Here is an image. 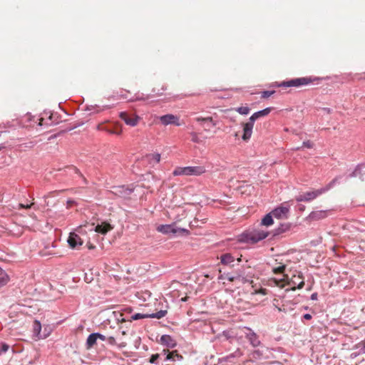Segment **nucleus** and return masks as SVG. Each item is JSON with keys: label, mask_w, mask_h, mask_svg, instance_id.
Listing matches in <instances>:
<instances>
[{"label": "nucleus", "mask_w": 365, "mask_h": 365, "mask_svg": "<svg viewBox=\"0 0 365 365\" xmlns=\"http://www.w3.org/2000/svg\"><path fill=\"white\" fill-rule=\"evenodd\" d=\"M269 235V232L262 229H253L242 233L239 236V241L244 243L255 244L264 239Z\"/></svg>", "instance_id": "nucleus-1"}, {"label": "nucleus", "mask_w": 365, "mask_h": 365, "mask_svg": "<svg viewBox=\"0 0 365 365\" xmlns=\"http://www.w3.org/2000/svg\"><path fill=\"white\" fill-rule=\"evenodd\" d=\"M273 282L275 285L284 287V284L290 286L292 290H294L296 288L302 289L304 285V282L301 274L297 275H293L291 279L287 274H282V277L280 279H274Z\"/></svg>", "instance_id": "nucleus-2"}, {"label": "nucleus", "mask_w": 365, "mask_h": 365, "mask_svg": "<svg viewBox=\"0 0 365 365\" xmlns=\"http://www.w3.org/2000/svg\"><path fill=\"white\" fill-rule=\"evenodd\" d=\"M337 181L338 178H335L324 187L299 195L296 197V200L297 202H310L332 188Z\"/></svg>", "instance_id": "nucleus-3"}, {"label": "nucleus", "mask_w": 365, "mask_h": 365, "mask_svg": "<svg viewBox=\"0 0 365 365\" xmlns=\"http://www.w3.org/2000/svg\"><path fill=\"white\" fill-rule=\"evenodd\" d=\"M206 169L204 166H187V167H178L176 168L173 174L175 176L179 175H194L199 176L204 174Z\"/></svg>", "instance_id": "nucleus-4"}, {"label": "nucleus", "mask_w": 365, "mask_h": 365, "mask_svg": "<svg viewBox=\"0 0 365 365\" xmlns=\"http://www.w3.org/2000/svg\"><path fill=\"white\" fill-rule=\"evenodd\" d=\"M157 230L164 235H188L190 234L188 230L177 227L175 223L170 225H160L157 227Z\"/></svg>", "instance_id": "nucleus-5"}, {"label": "nucleus", "mask_w": 365, "mask_h": 365, "mask_svg": "<svg viewBox=\"0 0 365 365\" xmlns=\"http://www.w3.org/2000/svg\"><path fill=\"white\" fill-rule=\"evenodd\" d=\"M311 82L308 78H298L292 79L287 81H283L282 83H275L273 86L275 87H299L302 86L307 85Z\"/></svg>", "instance_id": "nucleus-6"}, {"label": "nucleus", "mask_w": 365, "mask_h": 365, "mask_svg": "<svg viewBox=\"0 0 365 365\" xmlns=\"http://www.w3.org/2000/svg\"><path fill=\"white\" fill-rule=\"evenodd\" d=\"M119 116L126 125L132 127L137 125L140 120V118L138 115L133 113L121 112Z\"/></svg>", "instance_id": "nucleus-7"}, {"label": "nucleus", "mask_w": 365, "mask_h": 365, "mask_svg": "<svg viewBox=\"0 0 365 365\" xmlns=\"http://www.w3.org/2000/svg\"><path fill=\"white\" fill-rule=\"evenodd\" d=\"M168 312L166 310H160L159 312H157L155 313L152 314H140L137 313L133 315H132L131 319L133 320H138L141 319H145V318H155V319H162L163 318L166 314Z\"/></svg>", "instance_id": "nucleus-8"}, {"label": "nucleus", "mask_w": 365, "mask_h": 365, "mask_svg": "<svg viewBox=\"0 0 365 365\" xmlns=\"http://www.w3.org/2000/svg\"><path fill=\"white\" fill-rule=\"evenodd\" d=\"M159 119L160 123L164 125H175L177 126H180L181 125V123H180L179 118L173 114H167L162 115L159 118Z\"/></svg>", "instance_id": "nucleus-9"}, {"label": "nucleus", "mask_w": 365, "mask_h": 365, "mask_svg": "<svg viewBox=\"0 0 365 365\" xmlns=\"http://www.w3.org/2000/svg\"><path fill=\"white\" fill-rule=\"evenodd\" d=\"M91 228L90 230H94L95 232L100 233L101 235H106L108 232L113 230V227L106 222H101L100 224L96 225V226L94 224L91 225Z\"/></svg>", "instance_id": "nucleus-10"}, {"label": "nucleus", "mask_w": 365, "mask_h": 365, "mask_svg": "<svg viewBox=\"0 0 365 365\" xmlns=\"http://www.w3.org/2000/svg\"><path fill=\"white\" fill-rule=\"evenodd\" d=\"M289 212V207L281 205L272 211V215L277 219H287Z\"/></svg>", "instance_id": "nucleus-11"}, {"label": "nucleus", "mask_w": 365, "mask_h": 365, "mask_svg": "<svg viewBox=\"0 0 365 365\" xmlns=\"http://www.w3.org/2000/svg\"><path fill=\"white\" fill-rule=\"evenodd\" d=\"M67 242L70 247L72 249H78L83 245V242L81 238L76 232L70 233Z\"/></svg>", "instance_id": "nucleus-12"}, {"label": "nucleus", "mask_w": 365, "mask_h": 365, "mask_svg": "<svg viewBox=\"0 0 365 365\" xmlns=\"http://www.w3.org/2000/svg\"><path fill=\"white\" fill-rule=\"evenodd\" d=\"M254 121H252L249 119V121L244 123L242 125L243 126V135L242 136V138L245 141H247L250 139L252 134V130L254 127Z\"/></svg>", "instance_id": "nucleus-13"}, {"label": "nucleus", "mask_w": 365, "mask_h": 365, "mask_svg": "<svg viewBox=\"0 0 365 365\" xmlns=\"http://www.w3.org/2000/svg\"><path fill=\"white\" fill-rule=\"evenodd\" d=\"M269 353H270V351L267 347L262 346L260 349L254 351L252 356L254 359H268L267 354Z\"/></svg>", "instance_id": "nucleus-14"}, {"label": "nucleus", "mask_w": 365, "mask_h": 365, "mask_svg": "<svg viewBox=\"0 0 365 365\" xmlns=\"http://www.w3.org/2000/svg\"><path fill=\"white\" fill-rule=\"evenodd\" d=\"M327 210H317L312 211L308 216L310 220H320L326 218L328 216Z\"/></svg>", "instance_id": "nucleus-15"}, {"label": "nucleus", "mask_w": 365, "mask_h": 365, "mask_svg": "<svg viewBox=\"0 0 365 365\" xmlns=\"http://www.w3.org/2000/svg\"><path fill=\"white\" fill-rule=\"evenodd\" d=\"M195 120L197 122L202 123V125H203L205 130H210V126H215L216 125V123H215V121L213 120L212 117H207V118L197 117L195 118Z\"/></svg>", "instance_id": "nucleus-16"}, {"label": "nucleus", "mask_w": 365, "mask_h": 365, "mask_svg": "<svg viewBox=\"0 0 365 365\" xmlns=\"http://www.w3.org/2000/svg\"><path fill=\"white\" fill-rule=\"evenodd\" d=\"M248 332L246 333L245 336L249 340L250 343L253 346H257L260 344V341L258 339V336L252 329L247 328Z\"/></svg>", "instance_id": "nucleus-17"}, {"label": "nucleus", "mask_w": 365, "mask_h": 365, "mask_svg": "<svg viewBox=\"0 0 365 365\" xmlns=\"http://www.w3.org/2000/svg\"><path fill=\"white\" fill-rule=\"evenodd\" d=\"M41 324L39 321L35 320L33 324V337L35 340L46 338V336L41 335Z\"/></svg>", "instance_id": "nucleus-18"}, {"label": "nucleus", "mask_w": 365, "mask_h": 365, "mask_svg": "<svg viewBox=\"0 0 365 365\" xmlns=\"http://www.w3.org/2000/svg\"><path fill=\"white\" fill-rule=\"evenodd\" d=\"M160 341L163 345L169 348H174L176 346L175 340L170 335L164 334L161 336Z\"/></svg>", "instance_id": "nucleus-19"}, {"label": "nucleus", "mask_w": 365, "mask_h": 365, "mask_svg": "<svg viewBox=\"0 0 365 365\" xmlns=\"http://www.w3.org/2000/svg\"><path fill=\"white\" fill-rule=\"evenodd\" d=\"M271 110H272L271 108H266L262 110L257 111V112L253 113L250 117V120L255 122V120H257L258 118L267 115L271 112Z\"/></svg>", "instance_id": "nucleus-20"}, {"label": "nucleus", "mask_w": 365, "mask_h": 365, "mask_svg": "<svg viewBox=\"0 0 365 365\" xmlns=\"http://www.w3.org/2000/svg\"><path fill=\"white\" fill-rule=\"evenodd\" d=\"M235 260V257L230 253H225L220 256V262L224 265H230Z\"/></svg>", "instance_id": "nucleus-21"}, {"label": "nucleus", "mask_w": 365, "mask_h": 365, "mask_svg": "<svg viewBox=\"0 0 365 365\" xmlns=\"http://www.w3.org/2000/svg\"><path fill=\"white\" fill-rule=\"evenodd\" d=\"M182 359V356L179 354L177 351H173L169 352L165 358L166 361H181Z\"/></svg>", "instance_id": "nucleus-22"}, {"label": "nucleus", "mask_w": 365, "mask_h": 365, "mask_svg": "<svg viewBox=\"0 0 365 365\" xmlns=\"http://www.w3.org/2000/svg\"><path fill=\"white\" fill-rule=\"evenodd\" d=\"M365 168V163H362L359 165L355 170L349 175V178L357 177L359 176L361 180H364V178L361 176V171Z\"/></svg>", "instance_id": "nucleus-23"}, {"label": "nucleus", "mask_w": 365, "mask_h": 365, "mask_svg": "<svg viewBox=\"0 0 365 365\" xmlns=\"http://www.w3.org/2000/svg\"><path fill=\"white\" fill-rule=\"evenodd\" d=\"M242 355V351L240 349H237L235 352L226 356L225 357H223L222 360L227 362H232L233 358H238Z\"/></svg>", "instance_id": "nucleus-24"}, {"label": "nucleus", "mask_w": 365, "mask_h": 365, "mask_svg": "<svg viewBox=\"0 0 365 365\" xmlns=\"http://www.w3.org/2000/svg\"><path fill=\"white\" fill-rule=\"evenodd\" d=\"M97 337L95 334V333L91 334L86 340V347L87 349H90L94 346V344H96L97 341Z\"/></svg>", "instance_id": "nucleus-25"}, {"label": "nucleus", "mask_w": 365, "mask_h": 365, "mask_svg": "<svg viewBox=\"0 0 365 365\" xmlns=\"http://www.w3.org/2000/svg\"><path fill=\"white\" fill-rule=\"evenodd\" d=\"M273 215L271 213L267 214L262 220L261 225L269 226L273 224Z\"/></svg>", "instance_id": "nucleus-26"}, {"label": "nucleus", "mask_w": 365, "mask_h": 365, "mask_svg": "<svg viewBox=\"0 0 365 365\" xmlns=\"http://www.w3.org/2000/svg\"><path fill=\"white\" fill-rule=\"evenodd\" d=\"M9 281L6 273L0 267V287L5 285Z\"/></svg>", "instance_id": "nucleus-27"}, {"label": "nucleus", "mask_w": 365, "mask_h": 365, "mask_svg": "<svg viewBox=\"0 0 365 365\" xmlns=\"http://www.w3.org/2000/svg\"><path fill=\"white\" fill-rule=\"evenodd\" d=\"M250 108L247 106H241L236 108V111L241 115H247L250 113Z\"/></svg>", "instance_id": "nucleus-28"}, {"label": "nucleus", "mask_w": 365, "mask_h": 365, "mask_svg": "<svg viewBox=\"0 0 365 365\" xmlns=\"http://www.w3.org/2000/svg\"><path fill=\"white\" fill-rule=\"evenodd\" d=\"M356 349H358L359 350V354H365V339L360 341L356 345Z\"/></svg>", "instance_id": "nucleus-29"}, {"label": "nucleus", "mask_w": 365, "mask_h": 365, "mask_svg": "<svg viewBox=\"0 0 365 365\" xmlns=\"http://www.w3.org/2000/svg\"><path fill=\"white\" fill-rule=\"evenodd\" d=\"M285 265L282 264V265H279V267H274L273 268V272L274 274H284V269H285Z\"/></svg>", "instance_id": "nucleus-30"}, {"label": "nucleus", "mask_w": 365, "mask_h": 365, "mask_svg": "<svg viewBox=\"0 0 365 365\" xmlns=\"http://www.w3.org/2000/svg\"><path fill=\"white\" fill-rule=\"evenodd\" d=\"M275 93L274 91H264L262 92L261 96L263 98H267Z\"/></svg>", "instance_id": "nucleus-31"}, {"label": "nucleus", "mask_w": 365, "mask_h": 365, "mask_svg": "<svg viewBox=\"0 0 365 365\" xmlns=\"http://www.w3.org/2000/svg\"><path fill=\"white\" fill-rule=\"evenodd\" d=\"M219 279H227L230 282H233L235 280V277L233 276H230L229 274H225L220 275L219 277Z\"/></svg>", "instance_id": "nucleus-32"}, {"label": "nucleus", "mask_w": 365, "mask_h": 365, "mask_svg": "<svg viewBox=\"0 0 365 365\" xmlns=\"http://www.w3.org/2000/svg\"><path fill=\"white\" fill-rule=\"evenodd\" d=\"M9 348V346L6 344H1L0 346V355L6 353L8 351Z\"/></svg>", "instance_id": "nucleus-33"}, {"label": "nucleus", "mask_w": 365, "mask_h": 365, "mask_svg": "<svg viewBox=\"0 0 365 365\" xmlns=\"http://www.w3.org/2000/svg\"><path fill=\"white\" fill-rule=\"evenodd\" d=\"M159 357H160V354H153L150 356L149 361L151 364H156L157 363V360L159 359Z\"/></svg>", "instance_id": "nucleus-34"}, {"label": "nucleus", "mask_w": 365, "mask_h": 365, "mask_svg": "<svg viewBox=\"0 0 365 365\" xmlns=\"http://www.w3.org/2000/svg\"><path fill=\"white\" fill-rule=\"evenodd\" d=\"M191 136H192V141L194 142V143H199L200 140H199V138L197 135L196 133H191Z\"/></svg>", "instance_id": "nucleus-35"}, {"label": "nucleus", "mask_w": 365, "mask_h": 365, "mask_svg": "<svg viewBox=\"0 0 365 365\" xmlns=\"http://www.w3.org/2000/svg\"><path fill=\"white\" fill-rule=\"evenodd\" d=\"M152 160H155L156 163H159L160 160V155L159 153L153 154Z\"/></svg>", "instance_id": "nucleus-36"}, {"label": "nucleus", "mask_w": 365, "mask_h": 365, "mask_svg": "<svg viewBox=\"0 0 365 365\" xmlns=\"http://www.w3.org/2000/svg\"><path fill=\"white\" fill-rule=\"evenodd\" d=\"M312 146H313V143L311 141H309V140L304 141L302 143V147H305V148H312Z\"/></svg>", "instance_id": "nucleus-37"}, {"label": "nucleus", "mask_w": 365, "mask_h": 365, "mask_svg": "<svg viewBox=\"0 0 365 365\" xmlns=\"http://www.w3.org/2000/svg\"><path fill=\"white\" fill-rule=\"evenodd\" d=\"M320 111L322 112V114H330L331 113V110L329 108H322L320 109Z\"/></svg>", "instance_id": "nucleus-38"}, {"label": "nucleus", "mask_w": 365, "mask_h": 365, "mask_svg": "<svg viewBox=\"0 0 365 365\" xmlns=\"http://www.w3.org/2000/svg\"><path fill=\"white\" fill-rule=\"evenodd\" d=\"M96 337H97V339H100L103 341H106V336L101 334H99V333H95Z\"/></svg>", "instance_id": "nucleus-39"}, {"label": "nucleus", "mask_w": 365, "mask_h": 365, "mask_svg": "<svg viewBox=\"0 0 365 365\" xmlns=\"http://www.w3.org/2000/svg\"><path fill=\"white\" fill-rule=\"evenodd\" d=\"M34 205L33 203L30 204V205L19 204V207L28 209V208H30L31 207V205Z\"/></svg>", "instance_id": "nucleus-40"}, {"label": "nucleus", "mask_w": 365, "mask_h": 365, "mask_svg": "<svg viewBox=\"0 0 365 365\" xmlns=\"http://www.w3.org/2000/svg\"><path fill=\"white\" fill-rule=\"evenodd\" d=\"M256 293H260L263 295H265L267 294V290L265 289H261L260 290L257 291Z\"/></svg>", "instance_id": "nucleus-41"}, {"label": "nucleus", "mask_w": 365, "mask_h": 365, "mask_svg": "<svg viewBox=\"0 0 365 365\" xmlns=\"http://www.w3.org/2000/svg\"><path fill=\"white\" fill-rule=\"evenodd\" d=\"M318 297L317 293L314 292L311 295V299L312 300H317Z\"/></svg>", "instance_id": "nucleus-42"}, {"label": "nucleus", "mask_w": 365, "mask_h": 365, "mask_svg": "<svg viewBox=\"0 0 365 365\" xmlns=\"http://www.w3.org/2000/svg\"><path fill=\"white\" fill-rule=\"evenodd\" d=\"M303 318L306 320H309L312 319V315L309 314H304Z\"/></svg>", "instance_id": "nucleus-43"}, {"label": "nucleus", "mask_w": 365, "mask_h": 365, "mask_svg": "<svg viewBox=\"0 0 365 365\" xmlns=\"http://www.w3.org/2000/svg\"><path fill=\"white\" fill-rule=\"evenodd\" d=\"M83 225H81L79 227H78L76 230V232H78V233H82L83 232Z\"/></svg>", "instance_id": "nucleus-44"}, {"label": "nucleus", "mask_w": 365, "mask_h": 365, "mask_svg": "<svg viewBox=\"0 0 365 365\" xmlns=\"http://www.w3.org/2000/svg\"><path fill=\"white\" fill-rule=\"evenodd\" d=\"M108 340H109V342H110V343H113V342H115V339H114V337H113V336H110V337L109 338V339H108Z\"/></svg>", "instance_id": "nucleus-45"}, {"label": "nucleus", "mask_w": 365, "mask_h": 365, "mask_svg": "<svg viewBox=\"0 0 365 365\" xmlns=\"http://www.w3.org/2000/svg\"><path fill=\"white\" fill-rule=\"evenodd\" d=\"M73 170L76 171V173L77 174H78L80 176H82V175L80 173V172L78 171V170H77L76 168H73Z\"/></svg>", "instance_id": "nucleus-46"}, {"label": "nucleus", "mask_w": 365, "mask_h": 365, "mask_svg": "<svg viewBox=\"0 0 365 365\" xmlns=\"http://www.w3.org/2000/svg\"><path fill=\"white\" fill-rule=\"evenodd\" d=\"M287 229H288V226L287 225L285 228H282V231H285Z\"/></svg>", "instance_id": "nucleus-47"}, {"label": "nucleus", "mask_w": 365, "mask_h": 365, "mask_svg": "<svg viewBox=\"0 0 365 365\" xmlns=\"http://www.w3.org/2000/svg\"><path fill=\"white\" fill-rule=\"evenodd\" d=\"M4 148V146H3V145H0V150H1V148Z\"/></svg>", "instance_id": "nucleus-48"}, {"label": "nucleus", "mask_w": 365, "mask_h": 365, "mask_svg": "<svg viewBox=\"0 0 365 365\" xmlns=\"http://www.w3.org/2000/svg\"><path fill=\"white\" fill-rule=\"evenodd\" d=\"M165 365H170V364H165Z\"/></svg>", "instance_id": "nucleus-49"}]
</instances>
